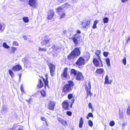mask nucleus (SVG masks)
<instances>
[{"mask_svg":"<svg viewBox=\"0 0 130 130\" xmlns=\"http://www.w3.org/2000/svg\"><path fill=\"white\" fill-rule=\"evenodd\" d=\"M27 59V58L25 57H24L22 61L24 62V64H26V62Z\"/></svg>","mask_w":130,"mask_h":130,"instance_id":"obj_37","label":"nucleus"},{"mask_svg":"<svg viewBox=\"0 0 130 130\" xmlns=\"http://www.w3.org/2000/svg\"><path fill=\"white\" fill-rule=\"evenodd\" d=\"M3 27V26L2 25V24L0 23V31H3L2 29Z\"/></svg>","mask_w":130,"mask_h":130,"instance_id":"obj_53","label":"nucleus"},{"mask_svg":"<svg viewBox=\"0 0 130 130\" xmlns=\"http://www.w3.org/2000/svg\"><path fill=\"white\" fill-rule=\"evenodd\" d=\"M71 101H72V102L71 103V107H72V106L73 103L75 101V100L74 98H73L71 100Z\"/></svg>","mask_w":130,"mask_h":130,"instance_id":"obj_49","label":"nucleus"},{"mask_svg":"<svg viewBox=\"0 0 130 130\" xmlns=\"http://www.w3.org/2000/svg\"><path fill=\"white\" fill-rule=\"evenodd\" d=\"M12 70L10 69L9 70L8 72L9 74L11 76V77L12 78L14 76V74Z\"/></svg>","mask_w":130,"mask_h":130,"instance_id":"obj_24","label":"nucleus"},{"mask_svg":"<svg viewBox=\"0 0 130 130\" xmlns=\"http://www.w3.org/2000/svg\"><path fill=\"white\" fill-rule=\"evenodd\" d=\"M80 38V37L79 35L76 34L74 36L71 38V39L73 40L75 45L77 46L78 44V41H79Z\"/></svg>","mask_w":130,"mask_h":130,"instance_id":"obj_3","label":"nucleus"},{"mask_svg":"<svg viewBox=\"0 0 130 130\" xmlns=\"http://www.w3.org/2000/svg\"><path fill=\"white\" fill-rule=\"evenodd\" d=\"M99 22V21L98 20H96L94 21L93 24L92 26V28L93 29H95L96 28V24Z\"/></svg>","mask_w":130,"mask_h":130,"instance_id":"obj_23","label":"nucleus"},{"mask_svg":"<svg viewBox=\"0 0 130 130\" xmlns=\"http://www.w3.org/2000/svg\"><path fill=\"white\" fill-rule=\"evenodd\" d=\"M68 84H67V85L71 87H72L74 86V83L73 81L72 80H69L68 81Z\"/></svg>","mask_w":130,"mask_h":130,"instance_id":"obj_25","label":"nucleus"},{"mask_svg":"<svg viewBox=\"0 0 130 130\" xmlns=\"http://www.w3.org/2000/svg\"><path fill=\"white\" fill-rule=\"evenodd\" d=\"M77 34H80L81 33L80 31L79 30H77Z\"/></svg>","mask_w":130,"mask_h":130,"instance_id":"obj_58","label":"nucleus"},{"mask_svg":"<svg viewBox=\"0 0 130 130\" xmlns=\"http://www.w3.org/2000/svg\"><path fill=\"white\" fill-rule=\"evenodd\" d=\"M84 122L83 120V118L81 117L80 119L79 123L83 124Z\"/></svg>","mask_w":130,"mask_h":130,"instance_id":"obj_48","label":"nucleus"},{"mask_svg":"<svg viewBox=\"0 0 130 130\" xmlns=\"http://www.w3.org/2000/svg\"><path fill=\"white\" fill-rule=\"evenodd\" d=\"M130 36H129V37H128V39L126 41V43H128V42L129 41H130Z\"/></svg>","mask_w":130,"mask_h":130,"instance_id":"obj_54","label":"nucleus"},{"mask_svg":"<svg viewBox=\"0 0 130 130\" xmlns=\"http://www.w3.org/2000/svg\"><path fill=\"white\" fill-rule=\"evenodd\" d=\"M88 116L89 117H91L92 118H93V116L92 113L91 112H89V113L88 115Z\"/></svg>","mask_w":130,"mask_h":130,"instance_id":"obj_46","label":"nucleus"},{"mask_svg":"<svg viewBox=\"0 0 130 130\" xmlns=\"http://www.w3.org/2000/svg\"><path fill=\"white\" fill-rule=\"evenodd\" d=\"M76 75V79L78 80H80L83 77V76L81 72L79 71Z\"/></svg>","mask_w":130,"mask_h":130,"instance_id":"obj_18","label":"nucleus"},{"mask_svg":"<svg viewBox=\"0 0 130 130\" xmlns=\"http://www.w3.org/2000/svg\"><path fill=\"white\" fill-rule=\"evenodd\" d=\"M92 62L94 65L96 67H98L100 65V60L96 58H93Z\"/></svg>","mask_w":130,"mask_h":130,"instance_id":"obj_13","label":"nucleus"},{"mask_svg":"<svg viewBox=\"0 0 130 130\" xmlns=\"http://www.w3.org/2000/svg\"><path fill=\"white\" fill-rule=\"evenodd\" d=\"M32 99L31 98H30L28 100H26L25 101L27 102L29 104H30V102H31V100Z\"/></svg>","mask_w":130,"mask_h":130,"instance_id":"obj_47","label":"nucleus"},{"mask_svg":"<svg viewBox=\"0 0 130 130\" xmlns=\"http://www.w3.org/2000/svg\"><path fill=\"white\" fill-rule=\"evenodd\" d=\"M101 51L100 50H97L96 51V52H95V53L96 55L97 56L98 59L100 61L101 66L102 67L103 66L102 62L101 59L100 57L99 56V55L101 54Z\"/></svg>","mask_w":130,"mask_h":130,"instance_id":"obj_12","label":"nucleus"},{"mask_svg":"<svg viewBox=\"0 0 130 130\" xmlns=\"http://www.w3.org/2000/svg\"><path fill=\"white\" fill-rule=\"evenodd\" d=\"M68 69L66 67L64 69L63 72L61 74V76L62 77H64V78H66L67 77L68 71Z\"/></svg>","mask_w":130,"mask_h":130,"instance_id":"obj_17","label":"nucleus"},{"mask_svg":"<svg viewBox=\"0 0 130 130\" xmlns=\"http://www.w3.org/2000/svg\"><path fill=\"white\" fill-rule=\"evenodd\" d=\"M39 51L45 52L46 51V49L45 48H41L39 47Z\"/></svg>","mask_w":130,"mask_h":130,"instance_id":"obj_33","label":"nucleus"},{"mask_svg":"<svg viewBox=\"0 0 130 130\" xmlns=\"http://www.w3.org/2000/svg\"><path fill=\"white\" fill-rule=\"evenodd\" d=\"M70 6V4L68 3H65V4L63 5V6L64 7H66L67 8L68 7V6Z\"/></svg>","mask_w":130,"mask_h":130,"instance_id":"obj_44","label":"nucleus"},{"mask_svg":"<svg viewBox=\"0 0 130 130\" xmlns=\"http://www.w3.org/2000/svg\"><path fill=\"white\" fill-rule=\"evenodd\" d=\"M66 114L68 116H71L72 115V112L70 111H68L66 112Z\"/></svg>","mask_w":130,"mask_h":130,"instance_id":"obj_45","label":"nucleus"},{"mask_svg":"<svg viewBox=\"0 0 130 130\" xmlns=\"http://www.w3.org/2000/svg\"><path fill=\"white\" fill-rule=\"evenodd\" d=\"M90 20L88 21L85 20L82 22L81 25L83 26V28H87L90 27Z\"/></svg>","mask_w":130,"mask_h":130,"instance_id":"obj_9","label":"nucleus"},{"mask_svg":"<svg viewBox=\"0 0 130 130\" xmlns=\"http://www.w3.org/2000/svg\"><path fill=\"white\" fill-rule=\"evenodd\" d=\"M88 107L90 108L91 109L92 108L91 104L90 103H89L88 104Z\"/></svg>","mask_w":130,"mask_h":130,"instance_id":"obj_52","label":"nucleus"},{"mask_svg":"<svg viewBox=\"0 0 130 130\" xmlns=\"http://www.w3.org/2000/svg\"><path fill=\"white\" fill-rule=\"evenodd\" d=\"M72 87H71L69 85L67 84L64 85L63 88V91L65 93L69 92L72 91Z\"/></svg>","mask_w":130,"mask_h":130,"instance_id":"obj_8","label":"nucleus"},{"mask_svg":"<svg viewBox=\"0 0 130 130\" xmlns=\"http://www.w3.org/2000/svg\"><path fill=\"white\" fill-rule=\"evenodd\" d=\"M57 119L61 123H63V120L61 118H58Z\"/></svg>","mask_w":130,"mask_h":130,"instance_id":"obj_43","label":"nucleus"},{"mask_svg":"<svg viewBox=\"0 0 130 130\" xmlns=\"http://www.w3.org/2000/svg\"><path fill=\"white\" fill-rule=\"evenodd\" d=\"M3 46L6 48H9V46L7 45L6 42H4L3 44Z\"/></svg>","mask_w":130,"mask_h":130,"instance_id":"obj_30","label":"nucleus"},{"mask_svg":"<svg viewBox=\"0 0 130 130\" xmlns=\"http://www.w3.org/2000/svg\"><path fill=\"white\" fill-rule=\"evenodd\" d=\"M88 123L90 126L92 127L93 126V123L91 120H89L88 121Z\"/></svg>","mask_w":130,"mask_h":130,"instance_id":"obj_31","label":"nucleus"},{"mask_svg":"<svg viewBox=\"0 0 130 130\" xmlns=\"http://www.w3.org/2000/svg\"><path fill=\"white\" fill-rule=\"evenodd\" d=\"M115 124V122L113 121H111L109 123V125L110 126H112L114 125Z\"/></svg>","mask_w":130,"mask_h":130,"instance_id":"obj_35","label":"nucleus"},{"mask_svg":"<svg viewBox=\"0 0 130 130\" xmlns=\"http://www.w3.org/2000/svg\"><path fill=\"white\" fill-rule=\"evenodd\" d=\"M73 3H76L77 1V0H72Z\"/></svg>","mask_w":130,"mask_h":130,"instance_id":"obj_63","label":"nucleus"},{"mask_svg":"<svg viewBox=\"0 0 130 130\" xmlns=\"http://www.w3.org/2000/svg\"><path fill=\"white\" fill-rule=\"evenodd\" d=\"M48 66L50 69L51 75L52 76H53L55 70V67L52 63H49L48 64Z\"/></svg>","mask_w":130,"mask_h":130,"instance_id":"obj_7","label":"nucleus"},{"mask_svg":"<svg viewBox=\"0 0 130 130\" xmlns=\"http://www.w3.org/2000/svg\"><path fill=\"white\" fill-rule=\"evenodd\" d=\"M16 50V48L15 47H12L11 50V51L12 52L14 53V52Z\"/></svg>","mask_w":130,"mask_h":130,"instance_id":"obj_39","label":"nucleus"},{"mask_svg":"<svg viewBox=\"0 0 130 130\" xmlns=\"http://www.w3.org/2000/svg\"><path fill=\"white\" fill-rule=\"evenodd\" d=\"M46 78L45 79L43 78V80L44 82L45 85V86H48V77L47 75H45Z\"/></svg>","mask_w":130,"mask_h":130,"instance_id":"obj_20","label":"nucleus"},{"mask_svg":"<svg viewBox=\"0 0 130 130\" xmlns=\"http://www.w3.org/2000/svg\"><path fill=\"white\" fill-rule=\"evenodd\" d=\"M21 74L19 76V82H20V80H21Z\"/></svg>","mask_w":130,"mask_h":130,"instance_id":"obj_62","label":"nucleus"},{"mask_svg":"<svg viewBox=\"0 0 130 130\" xmlns=\"http://www.w3.org/2000/svg\"><path fill=\"white\" fill-rule=\"evenodd\" d=\"M105 84H108L109 83V81L108 80V77L107 75H106L105 78Z\"/></svg>","mask_w":130,"mask_h":130,"instance_id":"obj_26","label":"nucleus"},{"mask_svg":"<svg viewBox=\"0 0 130 130\" xmlns=\"http://www.w3.org/2000/svg\"><path fill=\"white\" fill-rule=\"evenodd\" d=\"M23 38L25 40H26L27 39V37L25 36H23Z\"/></svg>","mask_w":130,"mask_h":130,"instance_id":"obj_59","label":"nucleus"},{"mask_svg":"<svg viewBox=\"0 0 130 130\" xmlns=\"http://www.w3.org/2000/svg\"><path fill=\"white\" fill-rule=\"evenodd\" d=\"M23 2H25L26 0H22ZM27 2L28 1V3L30 6L33 8H35L37 4L36 1V0H26Z\"/></svg>","mask_w":130,"mask_h":130,"instance_id":"obj_4","label":"nucleus"},{"mask_svg":"<svg viewBox=\"0 0 130 130\" xmlns=\"http://www.w3.org/2000/svg\"><path fill=\"white\" fill-rule=\"evenodd\" d=\"M56 11L59 14H60L62 12H64V8L61 7H59L56 9Z\"/></svg>","mask_w":130,"mask_h":130,"instance_id":"obj_19","label":"nucleus"},{"mask_svg":"<svg viewBox=\"0 0 130 130\" xmlns=\"http://www.w3.org/2000/svg\"><path fill=\"white\" fill-rule=\"evenodd\" d=\"M54 15V12L53 10H50L47 14V19L48 20H51L53 17Z\"/></svg>","mask_w":130,"mask_h":130,"instance_id":"obj_15","label":"nucleus"},{"mask_svg":"<svg viewBox=\"0 0 130 130\" xmlns=\"http://www.w3.org/2000/svg\"><path fill=\"white\" fill-rule=\"evenodd\" d=\"M40 93L42 96L44 97L45 96L46 93L45 91H41L40 92Z\"/></svg>","mask_w":130,"mask_h":130,"instance_id":"obj_32","label":"nucleus"},{"mask_svg":"<svg viewBox=\"0 0 130 130\" xmlns=\"http://www.w3.org/2000/svg\"><path fill=\"white\" fill-rule=\"evenodd\" d=\"M13 45L18 46L19 45V44L18 42L16 41H14L13 42Z\"/></svg>","mask_w":130,"mask_h":130,"instance_id":"obj_41","label":"nucleus"},{"mask_svg":"<svg viewBox=\"0 0 130 130\" xmlns=\"http://www.w3.org/2000/svg\"><path fill=\"white\" fill-rule=\"evenodd\" d=\"M55 46L54 45H53V46H52V48L53 49V50L55 49Z\"/></svg>","mask_w":130,"mask_h":130,"instance_id":"obj_60","label":"nucleus"},{"mask_svg":"<svg viewBox=\"0 0 130 130\" xmlns=\"http://www.w3.org/2000/svg\"><path fill=\"white\" fill-rule=\"evenodd\" d=\"M61 124L65 126L68 125L67 122L66 121L63 120V123H62Z\"/></svg>","mask_w":130,"mask_h":130,"instance_id":"obj_34","label":"nucleus"},{"mask_svg":"<svg viewBox=\"0 0 130 130\" xmlns=\"http://www.w3.org/2000/svg\"><path fill=\"white\" fill-rule=\"evenodd\" d=\"M104 72V70L102 68L98 69L96 71V73L99 74H101Z\"/></svg>","mask_w":130,"mask_h":130,"instance_id":"obj_21","label":"nucleus"},{"mask_svg":"<svg viewBox=\"0 0 130 130\" xmlns=\"http://www.w3.org/2000/svg\"><path fill=\"white\" fill-rule=\"evenodd\" d=\"M17 130H23L22 128L21 127L19 128Z\"/></svg>","mask_w":130,"mask_h":130,"instance_id":"obj_64","label":"nucleus"},{"mask_svg":"<svg viewBox=\"0 0 130 130\" xmlns=\"http://www.w3.org/2000/svg\"><path fill=\"white\" fill-rule=\"evenodd\" d=\"M122 62L125 65L126 64V59L125 57H124L122 60Z\"/></svg>","mask_w":130,"mask_h":130,"instance_id":"obj_38","label":"nucleus"},{"mask_svg":"<svg viewBox=\"0 0 130 130\" xmlns=\"http://www.w3.org/2000/svg\"><path fill=\"white\" fill-rule=\"evenodd\" d=\"M51 42L50 38L46 36L45 37L44 39L41 42V44L42 46L46 45L48 44H49Z\"/></svg>","mask_w":130,"mask_h":130,"instance_id":"obj_2","label":"nucleus"},{"mask_svg":"<svg viewBox=\"0 0 130 130\" xmlns=\"http://www.w3.org/2000/svg\"><path fill=\"white\" fill-rule=\"evenodd\" d=\"M21 90L22 92H23L24 90L23 88V85L22 84L21 85V86L20 87Z\"/></svg>","mask_w":130,"mask_h":130,"instance_id":"obj_51","label":"nucleus"},{"mask_svg":"<svg viewBox=\"0 0 130 130\" xmlns=\"http://www.w3.org/2000/svg\"><path fill=\"white\" fill-rule=\"evenodd\" d=\"M103 21L104 24L107 23L109 21V19L107 17H105L103 19Z\"/></svg>","mask_w":130,"mask_h":130,"instance_id":"obj_29","label":"nucleus"},{"mask_svg":"<svg viewBox=\"0 0 130 130\" xmlns=\"http://www.w3.org/2000/svg\"><path fill=\"white\" fill-rule=\"evenodd\" d=\"M108 54V52H104L103 53V55L105 57H107Z\"/></svg>","mask_w":130,"mask_h":130,"instance_id":"obj_40","label":"nucleus"},{"mask_svg":"<svg viewBox=\"0 0 130 130\" xmlns=\"http://www.w3.org/2000/svg\"><path fill=\"white\" fill-rule=\"evenodd\" d=\"M83 124L79 123V128H81L82 127Z\"/></svg>","mask_w":130,"mask_h":130,"instance_id":"obj_56","label":"nucleus"},{"mask_svg":"<svg viewBox=\"0 0 130 130\" xmlns=\"http://www.w3.org/2000/svg\"><path fill=\"white\" fill-rule=\"evenodd\" d=\"M73 94H69L68 96V98L69 99H71L73 97Z\"/></svg>","mask_w":130,"mask_h":130,"instance_id":"obj_36","label":"nucleus"},{"mask_svg":"<svg viewBox=\"0 0 130 130\" xmlns=\"http://www.w3.org/2000/svg\"><path fill=\"white\" fill-rule=\"evenodd\" d=\"M22 69V67L19 64H17L13 67L12 69L13 71H19Z\"/></svg>","mask_w":130,"mask_h":130,"instance_id":"obj_10","label":"nucleus"},{"mask_svg":"<svg viewBox=\"0 0 130 130\" xmlns=\"http://www.w3.org/2000/svg\"><path fill=\"white\" fill-rule=\"evenodd\" d=\"M41 119L43 121H46V119L44 117H41Z\"/></svg>","mask_w":130,"mask_h":130,"instance_id":"obj_55","label":"nucleus"},{"mask_svg":"<svg viewBox=\"0 0 130 130\" xmlns=\"http://www.w3.org/2000/svg\"><path fill=\"white\" fill-rule=\"evenodd\" d=\"M81 54L79 47H76L71 51L70 54L67 56L68 59L71 60V59H74L79 56Z\"/></svg>","mask_w":130,"mask_h":130,"instance_id":"obj_1","label":"nucleus"},{"mask_svg":"<svg viewBox=\"0 0 130 130\" xmlns=\"http://www.w3.org/2000/svg\"><path fill=\"white\" fill-rule=\"evenodd\" d=\"M85 60L82 57H80L77 60L75 64L79 66H82L85 64Z\"/></svg>","mask_w":130,"mask_h":130,"instance_id":"obj_5","label":"nucleus"},{"mask_svg":"<svg viewBox=\"0 0 130 130\" xmlns=\"http://www.w3.org/2000/svg\"><path fill=\"white\" fill-rule=\"evenodd\" d=\"M65 16V14L64 13H63L61 15L60 19L63 18Z\"/></svg>","mask_w":130,"mask_h":130,"instance_id":"obj_50","label":"nucleus"},{"mask_svg":"<svg viewBox=\"0 0 130 130\" xmlns=\"http://www.w3.org/2000/svg\"><path fill=\"white\" fill-rule=\"evenodd\" d=\"M23 20L25 23H27L29 22V19L27 17H24L23 18Z\"/></svg>","mask_w":130,"mask_h":130,"instance_id":"obj_28","label":"nucleus"},{"mask_svg":"<svg viewBox=\"0 0 130 130\" xmlns=\"http://www.w3.org/2000/svg\"><path fill=\"white\" fill-rule=\"evenodd\" d=\"M127 113L128 115L130 114V107L129 106L127 109Z\"/></svg>","mask_w":130,"mask_h":130,"instance_id":"obj_42","label":"nucleus"},{"mask_svg":"<svg viewBox=\"0 0 130 130\" xmlns=\"http://www.w3.org/2000/svg\"><path fill=\"white\" fill-rule=\"evenodd\" d=\"M88 85H86L85 87V90L86 91L87 94V96L89 94L90 96H91L92 94L91 93L90 90L91 89V85L90 84V82L89 81L88 83Z\"/></svg>","mask_w":130,"mask_h":130,"instance_id":"obj_6","label":"nucleus"},{"mask_svg":"<svg viewBox=\"0 0 130 130\" xmlns=\"http://www.w3.org/2000/svg\"><path fill=\"white\" fill-rule=\"evenodd\" d=\"M39 82L40 86L39 85H37V86L40 88H42L43 86V83L41 79H39Z\"/></svg>","mask_w":130,"mask_h":130,"instance_id":"obj_22","label":"nucleus"},{"mask_svg":"<svg viewBox=\"0 0 130 130\" xmlns=\"http://www.w3.org/2000/svg\"><path fill=\"white\" fill-rule=\"evenodd\" d=\"M69 107V103L65 100L62 103V107L64 109L68 110Z\"/></svg>","mask_w":130,"mask_h":130,"instance_id":"obj_14","label":"nucleus"},{"mask_svg":"<svg viewBox=\"0 0 130 130\" xmlns=\"http://www.w3.org/2000/svg\"><path fill=\"white\" fill-rule=\"evenodd\" d=\"M106 62V64L107 65L108 67H110V60L109 58H107L105 60Z\"/></svg>","mask_w":130,"mask_h":130,"instance_id":"obj_27","label":"nucleus"},{"mask_svg":"<svg viewBox=\"0 0 130 130\" xmlns=\"http://www.w3.org/2000/svg\"><path fill=\"white\" fill-rule=\"evenodd\" d=\"M55 103L54 101H50L48 103V109L53 110L55 106Z\"/></svg>","mask_w":130,"mask_h":130,"instance_id":"obj_11","label":"nucleus"},{"mask_svg":"<svg viewBox=\"0 0 130 130\" xmlns=\"http://www.w3.org/2000/svg\"><path fill=\"white\" fill-rule=\"evenodd\" d=\"M128 0H121L122 2V3H124L127 1Z\"/></svg>","mask_w":130,"mask_h":130,"instance_id":"obj_61","label":"nucleus"},{"mask_svg":"<svg viewBox=\"0 0 130 130\" xmlns=\"http://www.w3.org/2000/svg\"><path fill=\"white\" fill-rule=\"evenodd\" d=\"M85 57H86V60H88L89 59V58H90L89 56H86V57H85Z\"/></svg>","mask_w":130,"mask_h":130,"instance_id":"obj_57","label":"nucleus"},{"mask_svg":"<svg viewBox=\"0 0 130 130\" xmlns=\"http://www.w3.org/2000/svg\"><path fill=\"white\" fill-rule=\"evenodd\" d=\"M79 71L76 70L74 69H72L71 70V72L70 73V75L73 76H75L77 75V74L78 72Z\"/></svg>","mask_w":130,"mask_h":130,"instance_id":"obj_16","label":"nucleus"}]
</instances>
